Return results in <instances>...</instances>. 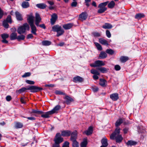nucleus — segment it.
<instances>
[{
    "mask_svg": "<svg viewBox=\"0 0 147 147\" xmlns=\"http://www.w3.org/2000/svg\"><path fill=\"white\" fill-rule=\"evenodd\" d=\"M34 16L32 13H30L29 15L28 16L27 21L30 25L34 24Z\"/></svg>",
    "mask_w": 147,
    "mask_h": 147,
    "instance_id": "9d476101",
    "label": "nucleus"
},
{
    "mask_svg": "<svg viewBox=\"0 0 147 147\" xmlns=\"http://www.w3.org/2000/svg\"><path fill=\"white\" fill-rule=\"evenodd\" d=\"M8 22L4 20L3 23V24L4 27L5 28H8L9 26V25L8 24Z\"/></svg>",
    "mask_w": 147,
    "mask_h": 147,
    "instance_id": "09e8293b",
    "label": "nucleus"
},
{
    "mask_svg": "<svg viewBox=\"0 0 147 147\" xmlns=\"http://www.w3.org/2000/svg\"><path fill=\"white\" fill-rule=\"evenodd\" d=\"M73 147H79V143L76 140L71 141Z\"/></svg>",
    "mask_w": 147,
    "mask_h": 147,
    "instance_id": "79ce46f5",
    "label": "nucleus"
},
{
    "mask_svg": "<svg viewBox=\"0 0 147 147\" xmlns=\"http://www.w3.org/2000/svg\"><path fill=\"white\" fill-rule=\"evenodd\" d=\"M107 55L106 53L104 52H101L99 55L100 59H104L107 57Z\"/></svg>",
    "mask_w": 147,
    "mask_h": 147,
    "instance_id": "f704fd0d",
    "label": "nucleus"
},
{
    "mask_svg": "<svg viewBox=\"0 0 147 147\" xmlns=\"http://www.w3.org/2000/svg\"><path fill=\"white\" fill-rule=\"evenodd\" d=\"M51 18L50 19L51 23L52 25H54L57 19L58 16L55 13H53L51 16Z\"/></svg>",
    "mask_w": 147,
    "mask_h": 147,
    "instance_id": "1a4fd4ad",
    "label": "nucleus"
},
{
    "mask_svg": "<svg viewBox=\"0 0 147 147\" xmlns=\"http://www.w3.org/2000/svg\"><path fill=\"white\" fill-rule=\"evenodd\" d=\"M16 17L18 20L21 21L23 20L22 15L18 11H16L15 13Z\"/></svg>",
    "mask_w": 147,
    "mask_h": 147,
    "instance_id": "a211bd4d",
    "label": "nucleus"
},
{
    "mask_svg": "<svg viewBox=\"0 0 147 147\" xmlns=\"http://www.w3.org/2000/svg\"><path fill=\"white\" fill-rule=\"evenodd\" d=\"M27 90V88L25 87L22 88L16 91L17 93H20L25 92L26 90Z\"/></svg>",
    "mask_w": 147,
    "mask_h": 147,
    "instance_id": "a19ab883",
    "label": "nucleus"
},
{
    "mask_svg": "<svg viewBox=\"0 0 147 147\" xmlns=\"http://www.w3.org/2000/svg\"><path fill=\"white\" fill-rule=\"evenodd\" d=\"M1 36L3 39H6L9 37V35L6 34H3L1 35Z\"/></svg>",
    "mask_w": 147,
    "mask_h": 147,
    "instance_id": "864d4df0",
    "label": "nucleus"
},
{
    "mask_svg": "<svg viewBox=\"0 0 147 147\" xmlns=\"http://www.w3.org/2000/svg\"><path fill=\"white\" fill-rule=\"evenodd\" d=\"M17 34L15 32H12L11 34L10 37V39L11 40H13L17 39Z\"/></svg>",
    "mask_w": 147,
    "mask_h": 147,
    "instance_id": "cd10ccee",
    "label": "nucleus"
},
{
    "mask_svg": "<svg viewBox=\"0 0 147 147\" xmlns=\"http://www.w3.org/2000/svg\"><path fill=\"white\" fill-rule=\"evenodd\" d=\"M30 25L31 30V33L34 35H36L37 34L36 33L37 29L35 26L34 24Z\"/></svg>",
    "mask_w": 147,
    "mask_h": 147,
    "instance_id": "f3484780",
    "label": "nucleus"
},
{
    "mask_svg": "<svg viewBox=\"0 0 147 147\" xmlns=\"http://www.w3.org/2000/svg\"><path fill=\"white\" fill-rule=\"evenodd\" d=\"M94 44L98 50L101 51L102 49L101 45L98 43L95 42H94Z\"/></svg>",
    "mask_w": 147,
    "mask_h": 147,
    "instance_id": "c03bdc74",
    "label": "nucleus"
},
{
    "mask_svg": "<svg viewBox=\"0 0 147 147\" xmlns=\"http://www.w3.org/2000/svg\"><path fill=\"white\" fill-rule=\"evenodd\" d=\"M41 20L42 19L39 13H36L35 14V24L36 26H38V24L41 21Z\"/></svg>",
    "mask_w": 147,
    "mask_h": 147,
    "instance_id": "6e6552de",
    "label": "nucleus"
},
{
    "mask_svg": "<svg viewBox=\"0 0 147 147\" xmlns=\"http://www.w3.org/2000/svg\"><path fill=\"white\" fill-rule=\"evenodd\" d=\"M23 124L20 122H16L15 124V127L16 128H20L22 127Z\"/></svg>",
    "mask_w": 147,
    "mask_h": 147,
    "instance_id": "58836bf2",
    "label": "nucleus"
},
{
    "mask_svg": "<svg viewBox=\"0 0 147 147\" xmlns=\"http://www.w3.org/2000/svg\"><path fill=\"white\" fill-rule=\"evenodd\" d=\"M36 6L38 8L41 9H44L46 7V5L43 3L37 4L36 5Z\"/></svg>",
    "mask_w": 147,
    "mask_h": 147,
    "instance_id": "c85d7f7f",
    "label": "nucleus"
},
{
    "mask_svg": "<svg viewBox=\"0 0 147 147\" xmlns=\"http://www.w3.org/2000/svg\"><path fill=\"white\" fill-rule=\"evenodd\" d=\"M106 35L109 38H110L111 37V34L110 32L108 30H107L106 31Z\"/></svg>",
    "mask_w": 147,
    "mask_h": 147,
    "instance_id": "5fc2aeb1",
    "label": "nucleus"
},
{
    "mask_svg": "<svg viewBox=\"0 0 147 147\" xmlns=\"http://www.w3.org/2000/svg\"><path fill=\"white\" fill-rule=\"evenodd\" d=\"M6 99L7 101H9L11 99V96H7L6 97Z\"/></svg>",
    "mask_w": 147,
    "mask_h": 147,
    "instance_id": "0e129e2a",
    "label": "nucleus"
},
{
    "mask_svg": "<svg viewBox=\"0 0 147 147\" xmlns=\"http://www.w3.org/2000/svg\"><path fill=\"white\" fill-rule=\"evenodd\" d=\"M129 129L128 128H125L123 129V131L124 134H126L128 131Z\"/></svg>",
    "mask_w": 147,
    "mask_h": 147,
    "instance_id": "338daca9",
    "label": "nucleus"
},
{
    "mask_svg": "<svg viewBox=\"0 0 147 147\" xmlns=\"http://www.w3.org/2000/svg\"><path fill=\"white\" fill-rule=\"evenodd\" d=\"M69 143L68 142H65L63 144L62 147H69Z\"/></svg>",
    "mask_w": 147,
    "mask_h": 147,
    "instance_id": "4d7b16f0",
    "label": "nucleus"
},
{
    "mask_svg": "<svg viewBox=\"0 0 147 147\" xmlns=\"http://www.w3.org/2000/svg\"><path fill=\"white\" fill-rule=\"evenodd\" d=\"M137 142L135 141L132 140H129L126 143V144L127 146L135 145L137 144Z\"/></svg>",
    "mask_w": 147,
    "mask_h": 147,
    "instance_id": "7c9ffc66",
    "label": "nucleus"
},
{
    "mask_svg": "<svg viewBox=\"0 0 147 147\" xmlns=\"http://www.w3.org/2000/svg\"><path fill=\"white\" fill-rule=\"evenodd\" d=\"M21 6L23 8H26L29 7V4L28 2L24 1L22 3Z\"/></svg>",
    "mask_w": 147,
    "mask_h": 147,
    "instance_id": "2f4dec72",
    "label": "nucleus"
},
{
    "mask_svg": "<svg viewBox=\"0 0 147 147\" xmlns=\"http://www.w3.org/2000/svg\"><path fill=\"white\" fill-rule=\"evenodd\" d=\"M29 25L27 23H25L18 28L17 31L19 34H21L24 33L26 30H29Z\"/></svg>",
    "mask_w": 147,
    "mask_h": 147,
    "instance_id": "7ed1b4c3",
    "label": "nucleus"
},
{
    "mask_svg": "<svg viewBox=\"0 0 147 147\" xmlns=\"http://www.w3.org/2000/svg\"><path fill=\"white\" fill-rule=\"evenodd\" d=\"M88 15L86 12H82L79 16V19L83 21L85 20L88 17Z\"/></svg>",
    "mask_w": 147,
    "mask_h": 147,
    "instance_id": "9b49d317",
    "label": "nucleus"
},
{
    "mask_svg": "<svg viewBox=\"0 0 147 147\" xmlns=\"http://www.w3.org/2000/svg\"><path fill=\"white\" fill-rule=\"evenodd\" d=\"M74 1L72 2L71 4V6L72 7H76L77 4V2L75 1Z\"/></svg>",
    "mask_w": 147,
    "mask_h": 147,
    "instance_id": "bf43d9fd",
    "label": "nucleus"
},
{
    "mask_svg": "<svg viewBox=\"0 0 147 147\" xmlns=\"http://www.w3.org/2000/svg\"><path fill=\"white\" fill-rule=\"evenodd\" d=\"M98 70L103 73L107 72L109 70L108 69H107L104 67H101L98 68Z\"/></svg>",
    "mask_w": 147,
    "mask_h": 147,
    "instance_id": "c756f323",
    "label": "nucleus"
},
{
    "mask_svg": "<svg viewBox=\"0 0 147 147\" xmlns=\"http://www.w3.org/2000/svg\"><path fill=\"white\" fill-rule=\"evenodd\" d=\"M105 65V63L103 61L100 60H97L95 61L94 63L90 64V65L91 67H99Z\"/></svg>",
    "mask_w": 147,
    "mask_h": 147,
    "instance_id": "423d86ee",
    "label": "nucleus"
},
{
    "mask_svg": "<svg viewBox=\"0 0 147 147\" xmlns=\"http://www.w3.org/2000/svg\"><path fill=\"white\" fill-rule=\"evenodd\" d=\"M115 5L114 2L112 1H111L108 5V7L109 8H113Z\"/></svg>",
    "mask_w": 147,
    "mask_h": 147,
    "instance_id": "37998d69",
    "label": "nucleus"
},
{
    "mask_svg": "<svg viewBox=\"0 0 147 147\" xmlns=\"http://www.w3.org/2000/svg\"><path fill=\"white\" fill-rule=\"evenodd\" d=\"M129 59V58L127 57L122 56L121 57L120 60L123 63L125 62Z\"/></svg>",
    "mask_w": 147,
    "mask_h": 147,
    "instance_id": "e433bc0d",
    "label": "nucleus"
},
{
    "mask_svg": "<svg viewBox=\"0 0 147 147\" xmlns=\"http://www.w3.org/2000/svg\"><path fill=\"white\" fill-rule=\"evenodd\" d=\"M93 132V127L92 126L89 127L88 130L84 132L87 135H89L92 134Z\"/></svg>",
    "mask_w": 147,
    "mask_h": 147,
    "instance_id": "aec40b11",
    "label": "nucleus"
},
{
    "mask_svg": "<svg viewBox=\"0 0 147 147\" xmlns=\"http://www.w3.org/2000/svg\"><path fill=\"white\" fill-rule=\"evenodd\" d=\"M73 82L77 83V82H83L84 79L82 77L78 76H77L74 78L73 80Z\"/></svg>",
    "mask_w": 147,
    "mask_h": 147,
    "instance_id": "ddd939ff",
    "label": "nucleus"
},
{
    "mask_svg": "<svg viewBox=\"0 0 147 147\" xmlns=\"http://www.w3.org/2000/svg\"><path fill=\"white\" fill-rule=\"evenodd\" d=\"M42 90V88L34 86H31L27 88V90H30L31 92H36Z\"/></svg>",
    "mask_w": 147,
    "mask_h": 147,
    "instance_id": "0eeeda50",
    "label": "nucleus"
},
{
    "mask_svg": "<svg viewBox=\"0 0 147 147\" xmlns=\"http://www.w3.org/2000/svg\"><path fill=\"white\" fill-rule=\"evenodd\" d=\"M110 98L113 101H116L119 99L118 94L117 93L112 94L110 95Z\"/></svg>",
    "mask_w": 147,
    "mask_h": 147,
    "instance_id": "dca6fc26",
    "label": "nucleus"
},
{
    "mask_svg": "<svg viewBox=\"0 0 147 147\" xmlns=\"http://www.w3.org/2000/svg\"><path fill=\"white\" fill-rule=\"evenodd\" d=\"M77 131H75L71 134V138L70 140L71 141L76 140L77 138Z\"/></svg>",
    "mask_w": 147,
    "mask_h": 147,
    "instance_id": "f8f14e48",
    "label": "nucleus"
},
{
    "mask_svg": "<svg viewBox=\"0 0 147 147\" xmlns=\"http://www.w3.org/2000/svg\"><path fill=\"white\" fill-rule=\"evenodd\" d=\"M42 43L44 46H49L51 45V42L49 41L44 40L42 41Z\"/></svg>",
    "mask_w": 147,
    "mask_h": 147,
    "instance_id": "4c0bfd02",
    "label": "nucleus"
},
{
    "mask_svg": "<svg viewBox=\"0 0 147 147\" xmlns=\"http://www.w3.org/2000/svg\"><path fill=\"white\" fill-rule=\"evenodd\" d=\"M108 1L102 3H100L98 5V7L100 9L98 11V13H101L104 12L107 9V8L105 6L107 5Z\"/></svg>",
    "mask_w": 147,
    "mask_h": 147,
    "instance_id": "20e7f679",
    "label": "nucleus"
},
{
    "mask_svg": "<svg viewBox=\"0 0 147 147\" xmlns=\"http://www.w3.org/2000/svg\"><path fill=\"white\" fill-rule=\"evenodd\" d=\"M61 107L59 105H57L55 106L54 108L51 111V112L52 114L57 113V111L61 109Z\"/></svg>",
    "mask_w": 147,
    "mask_h": 147,
    "instance_id": "6ab92c4d",
    "label": "nucleus"
},
{
    "mask_svg": "<svg viewBox=\"0 0 147 147\" xmlns=\"http://www.w3.org/2000/svg\"><path fill=\"white\" fill-rule=\"evenodd\" d=\"M123 119H124V121L123 123L124 125H127L130 124L129 122L127 121H126V120H125V119L124 118H123Z\"/></svg>",
    "mask_w": 147,
    "mask_h": 147,
    "instance_id": "052dcab7",
    "label": "nucleus"
},
{
    "mask_svg": "<svg viewBox=\"0 0 147 147\" xmlns=\"http://www.w3.org/2000/svg\"><path fill=\"white\" fill-rule=\"evenodd\" d=\"M101 142L102 145L107 146H108L107 140L106 137H103L101 140Z\"/></svg>",
    "mask_w": 147,
    "mask_h": 147,
    "instance_id": "412c9836",
    "label": "nucleus"
},
{
    "mask_svg": "<svg viewBox=\"0 0 147 147\" xmlns=\"http://www.w3.org/2000/svg\"><path fill=\"white\" fill-rule=\"evenodd\" d=\"M99 42L101 44L105 45H108L109 43L108 41L106 40H105L102 38H100L99 39Z\"/></svg>",
    "mask_w": 147,
    "mask_h": 147,
    "instance_id": "4be33fe9",
    "label": "nucleus"
},
{
    "mask_svg": "<svg viewBox=\"0 0 147 147\" xmlns=\"http://www.w3.org/2000/svg\"><path fill=\"white\" fill-rule=\"evenodd\" d=\"M90 72L92 74L94 75H100V73L98 71L94 69H91L90 71Z\"/></svg>",
    "mask_w": 147,
    "mask_h": 147,
    "instance_id": "ea45409f",
    "label": "nucleus"
},
{
    "mask_svg": "<svg viewBox=\"0 0 147 147\" xmlns=\"http://www.w3.org/2000/svg\"><path fill=\"white\" fill-rule=\"evenodd\" d=\"M5 21H6L8 22L11 24L12 23V20L11 19V16L10 15H8L7 18Z\"/></svg>",
    "mask_w": 147,
    "mask_h": 147,
    "instance_id": "de8ad7c7",
    "label": "nucleus"
},
{
    "mask_svg": "<svg viewBox=\"0 0 147 147\" xmlns=\"http://www.w3.org/2000/svg\"><path fill=\"white\" fill-rule=\"evenodd\" d=\"M145 16L143 13H138L136 15L135 18L138 19H140L141 18H143Z\"/></svg>",
    "mask_w": 147,
    "mask_h": 147,
    "instance_id": "72a5a7b5",
    "label": "nucleus"
},
{
    "mask_svg": "<svg viewBox=\"0 0 147 147\" xmlns=\"http://www.w3.org/2000/svg\"><path fill=\"white\" fill-rule=\"evenodd\" d=\"M73 24L71 23H68L64 24L63 25V28L65 30H68L70 29L73 26Z\"/></svg>",
    "mask_w": 147,
    "mask_h": 147,
    "instance_id": "b1692460",
    "label": "nucleus"
},
{
    "mask_svg": "<svg viewBox=\"0 0 147 147\" xmlns=\"http://www.w3.org/2000/svg\"><path fill=\"white\" fill-rule=\"evenodd\" d=\"M99 84L102 87H105L107 85V82L106 80L105 79H100Z\"/></svg>",
    "mask_w": 147,
    "mask_h": 147,
    "instance_id": "5701e85b",
    "label": "nucleus"
},
{
    "mask_svg": "<svg viewBox=\"0 0 147 147\" xmlns=\"http://www.w3.org/2000/svg\"><path fill=\"white\" fill-rule=\"evenodd\" d=\"M34 113L38 115H41L43 113V112L42 111H39L38 109H32L31 113Z\"/></svg>",
    "mask_w": 147,
    "mask_h": 147,
    "instance_id": "473e14b6",
    "label": "nucleus"
},
{
    "mask_svg": "<svg viewBox=\"0 0 147 147\" xmlns=\"http://www.w3.org/2000/svg\"><path fill=\"white\" fill-rule=\"evenodd\" d=\"M64 99L66 100L65 103L67 105L69 104L71 102L73 101V99L72 98L67 96H66Z\"/></svg>",
    "mask_w": 147,
    "mask_h": 147,
    "instance_id": "393cba45",
    "label": "nucleus"
},
{
    "mask_svg": "<svg viewBox=\"0 0 147 147\" xmlns=\"http://www.w3.org/2000/svg\"><path fill=\"white\" fill-rule=\"evenodd\" d=\"M113 26L110 24L108 23H105L104 25L102 26V28L104 29H110L112 28Z\"/></svg>",
    "mask_w": 147,
    "mask_h": 147,
    "instance_id": "a878e982",
    "label": "nucleus"
},
{
    "mask_svg": "<svg viewBox=\"0 0 147 147\" xmlns=\"http://www.w3.org/2000/svg\"><path fill=\"white\" fill-rule=\"evenodd\" d=\"M63 140V138L61 137L60 133H58L56 134L54 140L55 143L59 144Z\"/></svg>",
    "mask_w": 147,
    "mask_h": 147,
    "instance_id": "39448f33",
    "label": "nucleus"
},
{
    "mask_svg": "<svg viewBox=\"0 0 147 147\" xmlns=\"http://www.w3.org/2000/svg\"><path fill=\"white\" fill-rule=\"evenodd\" d=\"M59 144L55 143L53 145L52 147H59Z\"/></svg>",
    "mask_w": 147,
    "mask_h": 147,
    "instance_id": "774afa93",
    "label": "nucleus"
},
{
    "mask_svg": "<svg viewBox=\"0 0 147 147\" xmlns=\"http://www.w3.org/2000/svg\"><path fill=\"white\" fill-rule=\"evenodd\" d=\"M25 38V36L23 35H19L18 36L17 38V39L19 41H20L21 40H23Z\"/></svg>",
    "mask_w": 147,
    "mask_h": 147,
    "instance_id": "49530a36",
    "label": "nucleus"
},
{
    "mask_svg": "<svg viewBox=\"0 0 147 147\" xmlns=\"http://www.w3.org/2000/svg\"><path fill=\"white\" fill-rule=\"evenodd\" d=\"M3 15V12L0 7V19H1Z\"/></svg>",
    "mask_w": 147,
    "mask_h": 147,
    "instance_id": "e2e57ef3",
    "label": "nucleus"
},
{
    "mask_svg": "<svg viewBox=\"0 0 147 147\" xmlns=\"http://www.w3.org/2000/svg\"><path fill=\"white\" fill-rule=\"evenodd\" d=\"M52 30L54 32H56V36L59 37L63 35L64 32V30L61 27L58 25H56L52 27Z\"/></svg>",
    "mask_w": 147,
    "mask_h": 147,
    "instance_id": "f03ea898",
    "label": "nucleus"
},
{
    "mask_svg": "<svg viewBox=\"0 0 147 147\" xmlns=\"http://www.w3.org/2000/svg\"><path fill=\"white\" fill-rule=\"evenodd\" d=\"M124 119L122 118H120L118 119L115 123V125L116 127L119 126L121 124L123 123Z\"/></svg>",
    "mask_w": 147,
    "mask_h": 147,
    "instance_id": "bb28decb",
    "label": "nucleus"
},
{
    "mask_svg": "<svg viewBox=\"0 0 147 147\" xmlns=\"http://www.w3.org/2000/svg\"><path fill=\"white\" fill-rule=\"evenodd\" d=\"M87 141L86 139H84L83 141L80 144L81 147H86L87 144Z\"/></svg>",
    "mask_w": 147,
    "mask_h": 147,
    "instance_id": "c9c22d12",
    "label": "nucleus"
},
{
    "mask_svg": "<svg viewBox=\"0 0 147 147\" xmlns=\"http://www.w3.org/2000/svg\"><path fill=\"white\" fill-rule=\"evenodd\" d=\"M52 113L51 111H48L45 113L43 112V113L41 114V117L44 118H48L50 117V116L52 115Z\"/></svg>",
    "mask_w": 147,
    "mask_h": 147,
    "instance_id": "2eb2a0df",
    "label": "nucleus"
},
{
    "mask_svg": "<svg viewBox=\"0 0 147 147\" xmlns=\"http://www.w3.org/2000/svg\"><path fill=\"white\" fill-rule=\"evenodd\" d=\"M55 85L54 84H45V87H55Z\"/></svg>",
    "mask_w": 147,
    "mask_h": 147,
    "instance_id": "680f3d73",
    "label": "nucleus"
},
{
    "mask_svg": "<svg viewBox=\"0 0 147 147\" xmlns=\"http://www.w3.org/2000/svg\"><path fill=\"white\" fill-rule=\"evenodd\" d=\"M114 68L116 71H119L121 69L120 66L119 65H116L115 66Z\"/></svg>",
    "mask_w": 147,
    "mask_h": 147,
    "instance_id": "13d9d810",
    "label": "nucleus"
},
{
    "mask_svg": "<svg viewBox=\"0 0 147 147\" xmlns=\"http://www.w3.org/2000/svg\"><path fill=\"white\" fill-rule=\"evenodd\" d=\"M55 93L56 94L65 95V93L59 90H57L55 91Z\"/></svg>",
    "mask_w": 147,
    "mask_h": 147,
    "instance_id": "3c124183",
    "label": "nucleus"
},
{
    "mask_svg": "<svg viewBox=\"0 0 147 147\" xmlns=\"http://www.w3.org/2000/svg\"><path fill=\"white\" fill-rule=\"evenodd\" d=\"M92 34L95 37H99L100 36V34L98 32H93L92 33Z\"/></svg>",
    "mask_w": 147,
    "mask_h": 147,
    "instance_id": "8fccbe9b",
    "label": "nucleus"
},
{
    "mask_svg": "<svg viewBox=\"0 0 147 147\" xmlns=\"http://www.w3.org/2000/svg\"><path fill=\"white\" fill-rule=\"evenodd\" d=\"M71 134V131L69 130H66L62 131H61V136L63 137L69 136H70Z\"/></svg>",
    "mask_w": 147,
    "mask_h": 147,
    "instance_id": "4468645a",
    "label": "nucleus"
},
{
    "mask_svg": "<svg viewBox=\"0 0 147 147\" xmlns=\"http://www.w3.org/2000/svg\"><path fill=\"white\" fill-rule=\"evenodd\" d=\"M26 83L30 84H34V81L29 80H26Z\"/></svg>",
    "mask_w": 147,
    "mask_h": 147,
    "instance_id": "6e6d98bb",
    "label": "nucleus"
},
{
    "mask_svg": "<svg viewBox=\"0 0 147 147\" xmlns=\"http://www.w3.org/2000/svg\"><path fill=\"white\" fill-rule=\"evenodd\" d=\"M106 52L111 55H113L114 53V51L111 49H107L106 50Z\"/></svg>",
    "mask_w": 147,
    "mask_h": 147,
    "instance_id": "a18cd8bd",
    "label": "nucleus"
},
{
    "mask_svg": "<svg viewBox=\"0 0 147 147\" xmlns=\"http://www.w3.org/2000/svg\"><path fill=\"white\" fill-rule=\"evenodd\" d=\"M39 26L40 27L44 29H45L46 28V26L45 24H41L39 25L38 24V26Z\"/></svg>",
    "mask_w": 147,
    "mask_h": 147,
    "instance_id": "69168bd1",
    "label": "nucleus"
},
{
    "mask_svg": "<svg viewBox=\"0 0 147 147\" xmlns=\"http://www.w3.org/2000/svg\"><path fill=\"white\" fill-rule=\"evenodd\" d=\"M31 75V73L30 72H26L22 76L23 78H25L27 77H29Z\"/></svg>",
    "mask_w": 147,
    "mask_h": 147,
    "instance_id": "603ef678",
    "label": "nucleus"
},
{
    "mask_svg": "<svg viewBox=\"0 0 147 147\" xmlns=\"http://www.w3.org/2000/svg\"><path fill=\"white\" fill-rule=\"evenodd\" d=\"M120 130L119 127H117L114 132L110 136V138L112 140L115 139L116 142L118 143H120L123 140L121 135L120 134Z\"/></svg>",
    "mask_w": 147,
    "mask_h": 147,
    "instance_id": "f257e3e1",
    "label": "nucleus"
}]
</instances>
